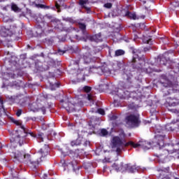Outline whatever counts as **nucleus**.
I'll list each match as a JSON object with an SVG mask.
<instances>
[{"mask_svg":"<svg viewBox=\"0 0 179 179\" xmlns=\"http://www.w3.org/2000/svg\"><path fill=\"white\" fill-rule=\"evenodd\" d=\"M127 146H131L132 148H142L144 150H149L150 148H159L163 149L164 145V136L161 134H157L152 142L146 141H141L139 143H135L132 141L127 143L125 139L120 138L119 136H115L111 141V147L113 150L117 152V155H120L122 151V149Z\"/></svg>","mask_w":179,"mask_h":179,"instance_id":"1","label":"nucleus"},{"mask_svg":"<svg viewBox=\"0 0 179 179\" xmlns=\"http://www.w3.org/2000/svg\"><path fill=\"white\" fill-rule=\"evenodd\" d=\"M50 148L48 145H45L44 148H41L38 152L35 154L34 156V159L31 160L30 158V155L29 154H24L23 160L25 163H30L31 164H40L43 162V159L45 157L48 155V151Z\"/></svg>","mask_w":179,"mask_h":179,"instance_id":"2","label":"nucleus"},{"mask_svg":"<svg viewBox=\"0 0 179 179\" xmlns=\"http://www.w3.org/2000/svg\"><path fill=\"white\" fill-rule=\"evenodd\" d=\"M83 50V55L79 59H77L74 62L76 65H79V64H92V62H96L97 58L92 57L94 54H96V52L89 48V46H84Z\"/></svg>","mask_w":179,"mask_h":179,"instance_id":"3","label":"nucleus"},{"mask_svg":"<svg viewBox=\"0 0 179 179\" xmlns=\"http://www.w3.org/2000/svg\"><path fill=\"white\" fill-rule=\"evenodd\" d=\"M125 122L126 125L129 127V128H135L136 127H139V124H141L139 114L133 113L127 115L125 117Z\"/></svg>","mask_w":179,"mask_h":179,"instance_id":"4","label":"nucleus"},{"mask_svg":"<svg viewBox=\"0 0 179 179\" xmlns=\"http://www.w3.org/2000/svg\"><path fill=\"white\" fill-rule=\"evenodd\" d=\"M112 167L116 171H125L127 170V171H129L130 173H136V171H139L141 170V167L139 166H131V164H125L121 163L120 165L117 164H113Z\"/></svg>","mask_w":179,"mask_h":179,"instance_id":"5","label":"nucleus"},{"mask_svg":"<svg viewBox=\"0 0 179 179\" xmlns=\"http://www.w3.org/2000/svg\"><path fill=\"white\" fill-rule=\"evenodd\" d=\"M133 66L137 69H142V66L145 65V58L139 56L140 50H133Z\"/></svg>","mask_w":179,"mask_h":179,"instance_id":"6","label":"nucleus"},{"mask_svg":"<svg viewBox=\"0 0 179 179\" xmlns=\"http://www.w3.org/2000/svg\"><path fill=\"white\" fill-rule=\"evenodd\" d=\"M9 101L11 103H18L21 107H24V106H26V104L30 101V99L27 97L20 98V96H13L9 98Z\"/></svg>","mask_w":179,"mask_h":179,"instance_id":"7","label":"nucleus"},{"mask_svg":"<svg viewBox=\"0 0 179 179\" xmlns=\"http://www.w3.org/2000/svg\"><path fill=\"white\" fill-rule=\"evenodd\" d=\"M112 94H115L116 96H118L120 99H124V100L129 99V97H131L132 95V93L129 92V91H124L121 89H118L117 92L113 91Z\"/></svg>","mask_w":179,"mask_h":179,"instance_id":"8","label":"nucleus"},{"mask_svg":"<svg viewBox=\"0 0 179 179\" xmlns=\"http://www.w3.org/2000/svg\"><path fill=\"white\" fill-rule=\"evenodd\" d=\"M158 171V179H171V178L168 176L169 171H170V168H162L157 170Z\"/></svg>","mask_w":179,"mask_h":179,"instance_id":"9","label":"nucleus"},{"mask_svg":"<svg viewBox=\"0 0 179 179\" xmlns=\"http://www.w3.org/2000/svg\"><path fill=\"white\" fill-rule=\"evenodd\" d=\"M83 134H85L84 131H81L78 133V138L76 141H73L71 142V146H79V145L82 144V142H83Z\"/></svg>","mask_w":179,"mask_h":179,"instance_id":"10","label":"nucleus"},{"mask_svg":"<svg viewBox=\"0 0 179 179\" xmlns=\"http://www.w3.org/2000/svg\"><path fill=\"white\" fill-rule=\"evenodd\" d=\"M98 1L99 0H80L79 5H80V6L83 8H85V9L87 10V13H89V12H90V8H87L86 5L87 3H96V2Z\"/></svg>","mask_w":179,"mask_h":179,"instance_id":"11","label":"nucleus"},{"mask_svg":"<svg viewBox=\"0 0 179 179\" xmlns=\"http://www.w3.org/2000/svg\"><path fill=\"white\" fill-rule=\"evenodd\" d=\"M179 100L176 98L169 97L166 99V105L169 107H176V106H178Z\"/></svg>","mask_w":179,"mask_h":179,"instance_id":"12","label":"nucleus"},{"mask_svg":"<svg viewBox=\"0 0 179 179\" xmlns=\"http://www.w3.org/2000/svg\"><path fill=\"white\" fill-rule=\"evenodd\" d=\"M10 142L12 145H15V143H19L20 146H22V145H23L24 142V136H20V135L17 136L15 138H12L10 140Z\"/></svg>","mask_w":179,"mask_h":179,"instance_id":"13","label":"nucleus"},{"mask_svg":"<svg viewBox=\"0 0 179 179\" xmlns=\"http://www.w3.org/2000/svg\"><path fill=\"white\" fill-rule=\"evenodd\" d=\"M13 33L10 31V29H6L5 27H1L0 28V36L1 37H8L12 36Z\"/></svg>","mask_w":179,"mask_h":179,"instance_id":"14","label":"nucleus"},{"mask_svg":"<svg viewBox=\"0 0 179 179\" xmlns=\"http://www.w3.org/2000/svg\"><path fill=\"white\" fill-rule=\"evenodd\" d=\"M93 69H96V73H99V75H101L102 73H106L107 72H109L108 68L106 66H92Z\"/></svg>","mask_w":179,"mask_h":179,"instance_id":"15","label":"nucleus"},{"mask_svg":"<svg viewBox=\"0 0 179 179\" xmlns=\"http://www.w3.org/2000/svg\"><path fill=\"white\" fill-rule=\"evenodd\" d=\"M165 148H166L165 152H166V155H160L159 157V162H161V163H164V162H166V157H167V155L169 153H173V152L171 150H170L169 148H170V145H165Z\"/></svg>","mask_w":179,"mask_h":179,"instance_id":"16","label":"nucleus"},{"mask_svg":"<svg viewBox=\"0 0 179 179\" xmlns=\"http://www.w3.org/2000/svg\"><path fill=\"white\" fill-rule=\"evenodd\" d=\"M36 106V103H33L32 106L29 104V108L31 111H33L34 113H37V111H40V110L42 111L43 114H45V107H42L41 108L34 107Z\"/></svg>","mask_w":179,"mask_h":179,"instance_id":"17","label":"nucleus"},{"mask_svg":"<svg viewBox=\"0 0 179 179\" xmlns=\"http://www.w3.org/2000/svg\"><path fill=\"white\" fill-rule=\"evenodd\" d=\"M63 107H65L66 110L69 111V113H72V111H76V108H75V104L69 102L68 106H66V103H63Z\"/></svg>","mask_w":179,"mask_h":179,"instance_id":"18","label":"nucleus"},{"mask_svg":"<svg viewBox=\"0 0 179 179\" xmlns=\"http://www.w3.org/2000/svg\"><path fill=\"white\" fill-rule=\"evenodd\" d=\"M91 41H95V43H100L103 41L101 38V34H98L90 37Z\"/></svg>","mask_w":179,"mask_h":179,"instance_id":"19","label":"nucleus"},{"mask_svg":"<svg viewBox=\"0 0 179 179\" xmlns=\"http://www.w3.org/2000/svg\"><path fill=\"white\" fill-rule=\"evenodd\" d=\"M24 156V152H20V151H17L14 154L15 159H17V160H19V162H22V160H23Z\"/></svg>","mask_w":179,"mask_h":179,"instance_id":"20","label":"nucleus"},{"mask_svg":"<svg viewBox=\"0 0 179 179\" xmlns=\"http://www.w3.org/2000/svg\"><path fill=\"white\" fill-rule=\"evenodd\" d=\"M125 15L129 17L130 19H133V20H136V19H139V17L136 16V13H131L129 11H127Z\"/></svg>","mask_w":179,"mask_h":179,"instance_id":"21","label":"nucleus"},{"mask_svg":"<svg viewBox=\"0 0 179 179\" xmlns=\"http://www.w3.org/2000/svg\"><path fill=\"white\" fill-rule=\"evenodd\" d=\"M30 135L34 138H36L38 142H43V134H34L33 133H30Z\"/></svg>","mask_w":179,"mask_h":179,"instance_id":"22","label":"nucleus"},{"mask_svg":"<svg viewBox=\"0 0 179 179\" xmlns=\"http://www.w3.org/2000/svg\"><path fill=\"white\" fill-rule=\"evenodd\" d=\"M78 82L85 80V69L81 70L80 73H78Z\"/></svg>","mask_w":179,"mask_h":179,"instance_id":"23","label":"nucleus"},{"mask_svg":"<svg viewBox=\"0 0 179 179\" xmlns=\"http://www.w3.org/2000/svg\"><path fill=\"white\" fill-rule=\"evenodd\" d=\"M98 89L99 92H103L104 90H106V89H108V85L107 84H101Z\"/></svg>","mask_w":179,"mask_h":179,"instance_id":"24","label":"nucleus"},{"mask_svg":"<svg viewBox=\"0 0 179 179\" xmlns=\"http://www.w3.org/2000/svg\"><path fill=\"white\" fill-rule=\"evenodd\" d=\"M124 54H125V51L117 50L115 52V57H121V55H124Z\"/></svg>","mask_w":179,"mask_h":179,"instance_id":"25","label":"nucleus"},{"mask_svg":"<svg viewBox=\"0 0 179 179\" xmlns=\"http://www.w3.org/2000/svg\"><path fill=\"white\" fill-rule=\"evenodd\" d=\"M11 9L14 10V12H20V9L17 6L13 3H11Z\"/></svg>","mask_w":179,"mask_h":179,"instance_id":"26","label":"nucleus"},{"mask_svg":"<svg viewBox=\"0 0 179 179\" xmlns=\"http://www.w3.org/2000/svg\"><path fill=\"white\" fill-rule=\"evenodd\" d=\"M143 42L145 43V44H152V38H148V37H143Z\"/></svg>","mask_w":179,"mask_h":179,"instance_id":"27","label":"nucleus"},{"mask_svg":"<svg viewBox=\"0 0 179 179\" xmlns=\"http://www.w3.org/2000/svg\"><path fill=\"white\" fill-rule=\"evenodd\" d=\"M36 31L38 36H39V37H41V36H43L44 33V31H43V29L40 27L37 28Z\"/></svg>","mask_w":179,"mask_h":179,"instance_id":"28","label":"nucleus"},{"mask_svg":"<svg viewBox=\"0 0 179 179\" xmlns=\"http://www.w3.org/2000/svg\"><path fill=\"white\" fill-rule=\"evenodd\" d=\"M101 135L102 136H106V135H108V131L106 129H102L101 130Z\"/></svg>","mask_w":179,"mask_h":179,"instance_id":"29","label":"nucleus"},{"mask_svg":"<svg viewBox=\"0 0 179 179\" xmlns=\"http://www.w3.org/2000/svg\"><path fill=\"white\" fill-rule=\"evenodd\" d=\"M79 27L83 30V31H85L86 30V25L83 23H79Z\"/></svg>","mask_w":179,"mask_h":179,"instance_id":"30","label":"nucleus"},{"mask_svg":"<svg viewBox=\"0 0 179 179\" xmlns=\"http://www.w3.org/2000/svg\"><path fill=\"white\" fill-rule=\"evenodd\" d=\"M96 113H98L99 114H101V115H104V114H106V113L104 112V109H102V108H99L96 110Z\"/></svg>","mask_w":179,"mask_h":179,"instance_id":"31","label":"nucleus"},{"mask_svg":"<svg viewBox=\"0 0 179 179\" xmlns=\"http://www.w3.org/2000/svg\"><path fill=\"white\" fill-rule=\"evenodd\" d=\"M104 8H106L107 9H110L112 8L113 4L111 3H106L103 5Z\"/></svg>","mask_w":179,"mask_h":179,"instance_id":"32","label":"nucleus"},{"mask_svg":"<svg viewBox=\"0 0 179 179\" xmlns=\"http://www.w3.org/2000/svg\"><path fill=\"white\" fill-rule=\"evenodd\" d=\"M171 5L175 8H179V1H173Z\"/></svg>","mask_w":179,"mask_h":179,"instance_id":"33","label":"nucleus"},{"mask_svg":"<svg viewBox=\"0 0 179 179\" xmlns=\"http://www.w3.org/2000/svg\"><path fill=\"white\" fill-rule=\"evenodd\" d=\"M36 7L41 8V9H45V8H48V7L45 6L44 4H36Z\"/></svg>","mask_w":179,"mask_h":179,"instance_id":"34","label":"nucleus"},{"mask_svg":"<svg viewBox=\"0 0 179 179\" xmlns=\"http://www.w3.org/2000/svg\"><path fill=\"white\" fill-rule=\"evenodd\" d=\"M117 119V115H109V120L110 121H115V120Z\"/></svg>","mask_w":179,"mask_h":179,"instance_id":"35","label":"nucleus"},{"mask_svg":"<svg viewBox=\"0 0 179 179\" xmlns=\"http://www.w3.org/2000/svg\"><path fill=\"white\" fill-rule=\"evenodd\" d=\"M87 99L89 100V101L92 102V104H94V101H93V97L90 94L87 95Z\"/></svg>","mask_w":179,"mask_h":179,"instance_id":"36","label":"nucleus"},{"mask_svg":"<svg viewBox=\"0 0 179 179\" xmlns=\"http://www.w3.org/2000/svg\"><path fill=\"white\" fill-rule=\"evenodd\" d=\"M84 90L87 92L89 93V92H90V90H92V87H89V86H85L84 87Z\"/></svg>","mask_w":179,"mask_h":179,"instance_id":"37","label":"nucleus"},{"mask_svg":"<svg viewBox=\"0 0 179 179\" xmlns=\"http://www.w3.org/2000/svg\"><path fill=\"white\" fill-rule=\"evenodd\" d=\"M16 115H17V117H20V115H22V110L21 109H20L17 111Z\"/></svg>","mask_w":179,"mask_h":179,"instance_id":"38","label":"nucleus"},{"mask_svg":"<svg viewBox=\"0 0 179 179\" xmlns=\"http://www.w3.org/2000/svg\"><path fill=\"white\" fill-rule=\"evenodd\" d=\"M55 7L57 8L58 13L61 12V10H59V6L57 3H56Z\"/></svg>","mask_w":179,"mask_h":179,"instance_id":"39","label":"nucleus"},{"mask_svg":"<svg viewBox=\"0 0 179 179\" xmlns=\"http://www.w3.org/2000/svg\"><path fill=\"white\" fill-rule=\"evenodd\" d=\"M89 145H90V141H85V143H84L85 146H89Z\"/></svg>","mask_w":179,"mask_h":179,"instance_id":"40","label":"nucleus"},{"mask_svg":"<svg viewBox=\"0 0 179 179\" xmlns=\"http://www.w3.org/2000/svg\"><path fill=\"white\" fill-rule=\"evenodd\" d=\"M14 123L16 124V125H21V122L20 121L15 120L14 121Z\"/></svg>","mask_w":179,"mask_h":179,"instance_id":"41","label":"nucleus"},{"mask_svg":"<svg viewBox=\"0 0 179 179\" xmlns=\"http://www.w3.org/2000/svg\"><path fill=\"white\" fill-rule=\"evenodd\" d=\"M66 22H70L71 23H72V22H73L72 18H66Z\"/></svg>","mask_w":179,"mask_h":179,"instance_id":"42","label":"nucleus"},{"mask_svg":"<svg viewBox=\"0 0 179 179\" xmlns=\"http://www.w3.org/2000/svg\"><path fill=\"white\" fill-rule=\"evenodd\" d=\"M162 61H163V58L160 59L161 65H166V62H162Z\"/></svg>","mask_w":179,"mask_h":179,"instance_id":"43","label":"nucleus"},{"mask_svg":"<svg viewBox=\"0 0 179 179\" xmlns=\"http://www.w3.org/2000/svg\"><path fill=\"white\" fill-rule=\"evenodd\" d=\"M54 86H55V87H59V84L55 83V84L54 85Z\"/></svg>","mask_w":179,"mask_h":179,"instance_id":"44","label":"nucleus"},{"mask_svg":"<svg viewBox=\"0 0 179 179\" xmlns=\"http://www.w3.org/2000/svg\"><path fill=\"white\" fill-rule=\"evenodd\" d=\"M0 103L1 105L3 104V101L2 100V98H1V96H0Z\"/></svg>","mask_w":179,"mask_h":179,"instance_id":"45","label":"nucleus"},{"mask_svg":"<svg viewBox=\"0 0 179 179\" xmlns=\"http://www.w3.org/2000/svg\"><path fill=\"white\" fill-rule=\"evenodd\" d=\"M172 111H173V113H178V110H177L176 109H173Z\"/></svg>","mask_w":179,"mask_h":179,"instance_id":"46","label":"nucleus"},{"mask_svg":"<svg viewBox=\"0 0 179 179\" xmlns=\"http://www.w3.org/2000/svg\"><path fill=\"white\" fill-rule=\"evenodd\" d=\"M29 120H31L32 121H36V117H31Z\"/></svg>","mask_w":179,"mask_h":179,"instance_id":"47","label":"nucleus"},{"mask_svg":"<svg viewBox=\"0 0 179 179\" xmlns=\"http://www.w3.org/2000/svg\"><path fill=\"white\" fill-rule=\"evenodd\" d=\"M21 128L22 129L24 134H25L24 133V127L23 126H21Z\"/></svg>","mask_w":179,"mask_h":179,"instance_id":"48","label":"nucleus"},{"mask_svg":"<svg viewBox=\"0 0 179 179\" xmlns=\"http://www.w3.org/2000/svg\"><path fill=\"white\" fill-rule=\"evenodd\" d=\"M122 136L124 137L125 136V134L122 132Z\"/></svg>","mask_w":179,"mask_h":179,"instance_id":"49","label":"nucleus"},{"mask_svg":"<svg viewBox=\"0 0 179 179\" xmlns=\"http://www.w3.org/2000/svg\"><path fill=\"white\" fill-rule=\"evenodd\" d=\"M136 38H138V36H136V37L134 38L135 40H136Z\"/></svg>","mask_w":179,"mask_h":179,"instance_id":"50","label":"nucleus"},{"mask_svg":"<svg viewBox=\"0 0 179 179\" xmlns=\"http://www.w3.org/2000/svg\"><path fill=\"white\" fill-rule=\"evenodd\" d=\"M64 54V52H60V55Z\"/></svg>","mask_w":179,"mask_h":179,"instance_id":"51","label":"nucleus"},{"mask_svg":"<svg viewBox=\"0 0 179 179\" xmlns=\"http://www.w3.org/2000/svg\"><path fill=\"white\" fill-rule=\"evenodd\" d=\"M143 19H145V15L143 16Z\"/></svg>","mask_w":179,"mask_h":179,"instance_id":"52","label":"nucleus"},{"mask_svg":"<svg viewBox=\"0 0 179 179\" xmlns=\"http://www.w3.org/2000/svg\"><path fill=\"white\" fill-rule=\"evenodd\" d=\"M109 54H111V51L110 50H109Z\"/></svg>","mask_w":179,"mask_h":179,"instance_id":"53","label":"nucleus"},{"mask_svg":"<svg viewBox=\"0 0 179 179\" xmlns=\"http://www.w3.org/2000/svg\"><path fill=\"white\" fill-rule=\"evenodd\" d=\"M63 156H66V155H65V154L63 153Z\"/></svg>","mask_w":179,"mask_h":179,"instance_id":"54","label":"nucleus"},{"mask_svg":"<svg viewBox=\"0 0 179 179\" xmlns=\"http://www.w3.org/2000/svg\"><path fill=\"white\" fill-rule=\"evenodd\" d=\"M72 100H73V99H71V100H70V101H72Z\"/></svg>","mask_w":179,"mask_h":179,"instance_id":"55","label":"nucleus"},{"mask_svg":"<svg viewBox=\"0 0 179 179\" xmlns=\"http://www.w3.org/2000/svg\"><path fill=\"white\" fill-rule=\"evenodd\" d=\"M73 170H75V166H73Z\"/></svg>","mask_w":179,"mask_h":179,"instance_id":"56","label":"nucleus"},{"mask_svg":"<svg viewBox=\"0 0 179 179\" xmlns=\"http://www.w3.org/2000/svg\"><path fill=\"white\" fill-rule=\"evenodd\" d=\"M175 179H177V178H175Z\"/></svg>","mask_w":179,"mask_h":179,"instance_id":"57","label":"nucleus"},{"mask_svg":"<svg viewBox=\"0 0 179 179\" xmlns=\"http://www.w3.org/2000/svg\"><path fill=\"white\" fill-rule=\"evenodd\" d=\"M178 127H179V126H178Z\"/></svg>","mask_w":179,"mask_h":179,"instance_id":"58","label":"nucleus"}]
</instances>
